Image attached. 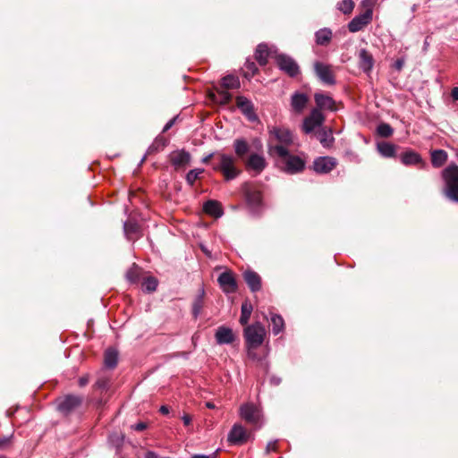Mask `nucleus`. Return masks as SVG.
Instances as JSON below:
<instances>
[{"label": "nucleus", "mask_w": 458, "mask_h": 458, "mask_svg": "<svg viewBox=\"0 0 458 458\" xmlns=\"http://www.w3.org/2000/svg\"><path fill=\"white\" fill-rule=\"evenodd\" d=\"M269 154L277 159L281 169L287 174H298L305 168L306 161L304 157L291 154L289 149H284L283 147H270Z\"/></svg>", "instance_id": "nucleus-1"}, {"label": "nucleus", "mask_w": 458, "mask_h": 458, "mask_svg": "<svg viewBox=\"0 0 458 458\" xmlns=\"http://www.w3.org/2000/svg\"><path fill=\"white\" fill-rule=\"evenodd\" d=\"M444 182L443 191L445 197L455 203H458V165L450 163L441 172Z\"/></svg>", "instance_id": "nucleus-2"}, {"label": "nucleus", "mask_w": 458, "mask_h": 458, "mask_svg": "<svg viewBox=\"0 0 458 458\" xmlns=\"http://www.w3.org/2000/svg\"><path fill=\"white\" fill-rule=\"evenodd\" d=\"M213 169L220 172L225 181H232L241 174V170L235 165L234 157L225 153H217L216 155V162L213 164Z\"/></svg>", "instance_id": "nucleus-3"}, {"label": "nucleus", "mask_w": 458, "mask_h": 458, "mask_svg": "<svg viewBox=\"0 0 458 458\" xmlns=\"http://www.w3.org/2000/svg\"><path fill=\"white\" fill-rule=\"evenodd\" d=\"M270 142L268 148L272 146H279L288 149L293 143V133L283 126H274L269 130Z\"/></svg>", "instance_id": "nucleus-4"}, {"label": "nucleus", "mask_w": 458, "mask_h": 458, "mask_svg": "<svg viewBox=\"0 0 458 458\" xmlns=\"http://www.w3.org/2000/svg\"><path fill=\"white\" fill-rule=\"evenodd\" d=\"M243 335L246 342V347L258 348L264 342L266 329L261 323L257 322L246 327L243 330Z\"/></svg>", "instance_id": "nucleus-5"}, {"label": "nucleus", "mask_w": 458, "mask_h": 458, "mask_svg": "<svg viewBox=\"0 0 458 458\" xmlns=\"http://www.w3.org/2000/svg\"><path fill=\"white\" fill-rule=\"evenodd\" d=\"M240 416L248 424L259 428L263 425L261 410L252 403H243L240 407Z\"/></svg>", "instance_id": "nucleus-6"}, {"label": "nucleus", "mask_w": 458, "mask_h": 458, "mask_svg": "<svg viewBox=\"0 0 458 458\" xmlns=\"http://www.w3.org/2000/svg\"><path fill=\"white\" fill-rule=\"evenodd\" d=\"M313 69L318 79L325 85H335L336 83L335 73L330 64L316 61Z\"/></svg>", "instance_id": "nucleus-7"}, {"label": "nucleus", "mask_w": 458, "mask_h": 458, "mask_svg": "<svg viewBox=\"0 0 458 458\" xmlns=\"http://www.w3.org/2000/svg\"><path fill=\"white\" fill-rule=\"evenodd\" d=\"M276 61L279 69L290 77L294 78L300 73V67L298 64L291 56L284 54H279L277 55Z\"/></svg>", "instance_id": "nucleus-8"}, {"label": "nucleus", "mask_w": 458, "mask_h": 458, "mask_svg": "<svg viewBox=\"0 0 458 458\" xmlns=\"http://www.w3.org/2000/svg\"><path fill=\"white\" fill-rule=\"evenodd\" d=\"M373 11L371 7H368L362 13L356 15L349 23L348 30L350 32L355 33L366 27L372 21Z\"/></svg>", "instance_id": "nucleus-9"}, {"label": "nucleus", "mask_w": 458, "mask_h": 458, "mask_svg": "<svg viewBox=\"0 0 458 458\" xmlns=\"http://www.w3.org/2000/svg\"><path fill=\"white\" fill-rule=\"evenodd\" d=\"M325 121V116L318 108L311 110L310 114L304 118L302 129L305 133L312 132L316 128L322 125Z\"/></svg>", "instance_id": "nucleus-10"}, {"label": "nucleus", "mask_w": 458, "mask_h": 458, "mask_svg": "<svg viewBox=\"0 0 458 458\" xmlns=\"http://www.w3.org/2000/svg\"><path fill=\"white\" fill-rule=\"evenodd\" d=\"M246 169L259 174L267 166L266 158L262 154L252 153L244 161Z\"/></svg>", "instance_id": "nucleus-11"}, {"label": "nucleus", "mask_w": 458, "mask_h": 458, "mask_svg": "<svg viewBox=\"0 0 458 458\" xmlns=\"http://www.w3.org/2000/svg\"><path fill=\"white\" fill-rule=\"evenodd\" d=\"M236 105L242 114L250 122L258 120V115L255 113L253 103L243 96H238L236 98Z\"/></svg>", "instance_id": "nucleus-12"}, {"label": "nucleus", "mask_w": 458, "mask_h": 458, "mask_svg": "<svg viewBox=\"0 0 458 458\" xmlns=\"http://www.w3.org/2000/svg\"><path fill=\"white\" fill-rule=\"evenodd\" d=\"M82 403V397L75 394L66 395L58 403V410L64 414L67 415L73 411Z\"/></svg>", "instance_id": "nucleus-13"}, {"label": "nucleus", "mask_w": 458, "mask_h": 458, "mask_svg": "<svg viewBox=\"0 0 458 458\" xmlns=\"http://www.w3.org/2000/svg\"><path fill=\"white\" fill-rule=\"evenodd\" d=\"M336 159L332 157H319L313 162V168L318 174H327L336 166Z\"/></svg>", "instance_id": "nucleus-14"}, {"label": "nucleus", "mask_w": 458, "mask_h": 458, "mask_svg": "<svg viewBox=\"0 0 458 458\" xmlns=\"http://www.w3.org/2000/svg\"><path fill=\"white\" fill-rule=\"evenodd\" d=\"M249 434L240 424H234L228 433L227 440L233 445H242L247 442Z\"/></svg>", "instance_id": "nucleus-15"}, {"label": "nucleus", "mask_w": 458, "mask_h": 458, "mask_svg": "<svg viewBox=\"0 0 458 458\" xmlns=\"http://www.w3.org/2000/svg\"><path fill=\"white\" fill-rule=\"evenodd\" d=\"M218 284L225 293H233L237 290V284L231 272H223L218 276Z\"/></svg>", "instance_id": "nucleus-16"}, {"label": "nucleus", "mask_w": 458, "mask_h": 458, "mask_svg": "<svg viewBox=\"0 0 458 458\" xmlns=\"http://www.w3.org/2000/svg\"><path fill=\"white\" fill-rule=\"evenodd\" d=\"M191 160V154L184 149L174 151L170 155L171 164L175 169L186 167V165L190 164Z\"/></svg>", "instance_id": "nucleus-17"}, {"label": "nucleus", "mask_w": 458, "mask_h": 458, "mask_svg": "<svg viewBox=\"0 0 458 458\" xmlns=\"http://www.w3.org/2000/svg\"><path fill=\"white\" fill-rule=\"evenodd\" d=\"M215 338L217 344H230L234 342L235 335L231 328L221 326L216 329Z\"/></svg>", "instance_id": "nucleus-18"}, {"label": "nucleus", "mask_w": 458, "mask_h": 458, "mask_svg": "<svg viewBox=\"0 0 458 458\" xmlns=\"http://www.w3.org/2000/svg\"><path fill=\"white\" fill-rule=\"evenodd\" d=\"M358 57L360 69L369 74L374 66L373 55L368 50L362 48L359 51Z\"/></svg>", "instance_id": "nucleus-19"}, {"label": "nucleus", "mask_w": 458, "mask_h": 458, "mask_svg": "<svg viewBox=\"0 0 458 458\" xmlns=\"http://www.w3.org/2000/svg\"><path fill=\"white\" fill-rule=\"evenodd\" d=\"M244 192L248 205L253 211H258L262 203L260 191L246 187Z\"/></svg>", "instance_id": "nucleus-20"}, {"label": "nucleus", "mask_w": 458, "mask_h": 458, "mask_svg": "<svg viewBox=\"0 0 458 458\" xmlns=\"http://www.w3.org/2000/svg\"><path fill=\"white\" fill-rule=\"evenodd\" d=\"M314 100L318 109H327L330 111L335 110V101L328 95L323 93H315Z\"/></svg>", "instance_id": "nucleus-21"}, {"label": "nucleus", "mask_w": 458, "mask_h": 458, "mask_svg": "<svg viewBox=\"0 0 458 458\" xmlns=\"http://www.w3.org/2000/svg\"><path fill=\"white\" fill-rule=\"evenodd\" d=\"M309 98L305 93L294 92L291 97V106L296 113H301L306 107Z\"/></svg>", "instance_id": "nucleus-22"}, {"label": "nucleus", "mask_w": 458, "mask_h": 458, "mask_svg": "<svg viewBox=\"0 0 458 458\" xmlns=\"http://www.w3.org/2000/svg\"><path fill=\"white\" fill-rule=\"evenodd\" d=\"M243 278L251 292L255 293L261 288V278L258 273L247 270L243 273Z\"/></svg>", "instance_id": "nucleus-23"}, {"label": "nucleus", "mask_w": 458, "mask_h": 458, "mask_svg": "<svg viewBox=\"0 0 458 458\" xmlns=\"http://www.w3.org/2000/svg\"><path fill=\"white\" fill-rule=\"evenodd\" d=\"M233 148L237 157L245 161V157L250 151L248 141L243 138H238L233 141Z\"/></svg>", "instance_id": "nucleus-24"}, {"label": "nucleus", "mask_w": 458, "mask_h": 458, "mask_svg": "<svg viewBox=\"0 0 458 458\" xmlns=\"http://www.w3.org/2000/svg\"><path fill=\"white\" fill-rule=\"evenodd\" d=\"M203 210L206 214L216 218L224 214L221 204L213 199H209L203 204Z\"/></svg>", "instance_id": "nucleus-25"}, {"label": "nucleus", "mask_w": 458, "mask_h": 458, "mask_svg": "<svg viewBox=\"0 0 458 458\" xmlns=\"http://www.w3.org/2000/svg\"><path fill=\"white\" fill-rule=\"evenodd\" d=\"M333 38V32L329 28H322L315 32V41L318 46H327Z\"/></svg>", "instance_id": "nucleus-26"}, {"label": "nucleus", "mask_w": 458, "mask_h": 458, "mask_svg": "<svg viewBox=\"0 0 458 458\" xmlns=\"http://www.w3.org/2000/svg\"><path fill=\"white\" fill-rule=\"evenodd\" d=\"M401 162L405 165L423 164L420 155L413 150H408L402 154Z\"/></svg>", "instance_id": "nucleus-27"}, {"label": "nucleus", "mask_w": 458, "mask_h": 458, "mask_svg": "<svg viewBox=\"0 0 458 458\" xmlns=\"http://www.w3.org/2000/svg\"><path fill=\"white\" fill-rule=\"evenodd\" d=\"M118 362V352L114 348H108L104 354V365L106 369H113Z\"/></svg>", "instance_id": "nucleus-28"}, {"label": "nucleus", "mask_w": 458, "mask_h": 458, "mask_svg": "<svg viewBox=\"0 0 458 458\" xmlns=\"http://www.w3.org/2000/svg\"><path fill=\"white\" fill-rule=\"evenodd\" d=\"M377 148L379 154L384 157H394L396 154V146L390 142H378Z\"/></svg>", "instance_id": "nucleus-29"}, {"label": "nucleus", "mask_w": 458, "mask_h": 458, "mask_svg": "<svg viewBox=\"0 0 458 458\" xmlns=\"http://www.w3.org/2000/svg\"><path fill=\"white\" fill-rule=\"evenodd\" d=\"M448 155L443 149H435L431 152V163L436 168L441 167L447 161Z\"/></svg>", "instance_id": "nucleus-30"}, {"label": "nucleus", "mask_w": 458, "mask_h": 458, "mask_svg": "<svg viewBox=\"0 0 458 458\" xmlns=\"http://www.w3.org/2000/svg\"><path fill=\"white\" fill-rule=\"evenodd\" d=\"M166 144H167V140L165 138H162V137L156 138L154 142L148 147L146 155L140 160V164H142L145 161L147 155H151L153 153L163 150L165 148V147L166 146Z\"/></svg>", "instance_id": "nucleus-31"}, {"label": "nucleus", "mask_w": 458, "mask_h": 458, "mask_svg": "<svg viewBox=\"0 0 458 458\" xmlns=\"http://www.w3.org/2000/svg\"><path fill=\"white\" fill-rule=\"evenodd\" d=\"M318 139L321 145L325 148L330 147L335 140L332 130H327L325 128H322L318 131Z\"/></svg>", "instance_id": "nucleus-32"}, {"label": "nucleus", "mask_w": 458, "mask_h": 458, "mask_svg": "<svg viewBox=\"0 0 458 458\" xmlns=\"http://www.w3.org/2000/svg\"><path fill=\"white\" fill-rule=\"evenodd\" d=\"M267 57H268V47L266 44L261 43L258 45L256 51H255V58L258 61V63L264 66L267 63Z\"/></svg>", "instance_id": "nucleus-33"}, {"label": "nucleus", "mask_w": 458, "mask_h": 458, "mask_svg": "<svg viewBox=\"0 0 458 458\" xmlns=\"http://www.w3.org/2000/svg\"><path fill=\"white\" fill-rule=\"evenodd\" d=\"M204 295L205 291L203 288L199 290V294L195 297L193 303H192V315L195 318H197L202 310L203 304H204Z\"/></svg>", "instance_id": "nucleus-34"}, {"label": "nucleus", "mask_w": 458, "mask_h": 458, "mask_svg": "<svg viewBox=\"0 0 458 458\" xmlns=\"http://www.w3.org/2000/svg\"><path fill=\"white\" fill-rule=\"evenodd\" d=\"M270 320L272 324V332L275 335L283 332L284 328V321L280 315L270 312Z\"/></svg>", "instance_id": "nucleus-35"}, {"label": "nucleus", "mask_w": 458, "mask_h": 458, "mask_svg": "<svg viewBox=\"0 0 458 458\" xmlns=\"http://www.w3.org/2000/svg\"><path fill=\"white\" fill-rule=\"evenodd\" d=\"M222 87L225 89H239L241 87L240 80L237 76L227 75L222 79Z\"/></svg>", "instance_id": "nucleus-36"}, {"label": "nucleus", "mask_w": 458, "mask_h": 458, "mask_svg": "<svg viewBox=\"0 0 458 458\" xmlns=\"http://www.w3.org/2000/svg\"><path fill=\"white\" fill-rule=\"evenodd\" d=\"M158 281L154 276H147L142 281V289L148 293H151L157 290Z\"/></svg>", "instance_id": "nucleus-37"}, {"label": "nucleus", "mask_w": 458, "mask_h": 458, "mask_svg": "<svg viewBox=\"0 0 458 458\" xmlns=\"http://www.w3.org/2000/svg\"><path fill=\"white\" fill-rule=\"evenodd\" d=\"M241 310L242 313L240 317V323L242 325H246L249 322L252 312V305L250 302L245 301L242 304Z\"/></svg>", "instance_id": "nucleus-38"}, {"label": "nucleus", "mask_w": 458, "mask_h": 458, "mask_svg": "<svg viewBox=\"0 0 458 458\" xmlns=\"http://www.w3.org/2000/svg\"><path fill=\"white\" fill-rule=\"evenodd\" d=\"M244 68L246 71L243 72V76L248 80L251 79L258 72V67L253 61L247 60Z\"/></svg>", "instance_id": "nucleus-39"}, {"label": "nucleus", "mask_w": 458, "mask_h": 458, "mask_svg": "<svg viewBox=\"0 0 458 458\" xmlns=\"http://www.w3.org/2000/svg\"><path fill=\"white\" fill-rule=\"evenodd\" d=\"M140 267L133 264L132 267L127 271L126 278L131 283H137L140 279Z\"/></svg>", "instance_id": "nucleus-40"}, {"label": "nucleus", "mask_w": 458, "mask_h": 458, "mask_svg": "<svg viewBox=\"0 0 458 458\" xmlns=\"http://www.w3.org/2000/svg\"><path fill=\"white\" fill-rule=\"evenodd\" d=\"M354 8V3L352 0H342L337 4V9L344 14H349Z\"/></svg>", "instance_id": "nucleus-41"}, {"label": "nucleus", "mask_w": 458, "mask_h": 458, "mask_svg": "<svg viewBox=\"0 0 458 458\" xmlns=\"http://www.w3.org/2000/svg\"><path fill=\"white\" fill-rule=\"evenodd\" d=\"M204 172L202 168H196L190 170L186 174V182L189 185L192 186L199 176Z\"/></svg>", "instance_id": "nucleus-42"}, {"label": "nucleus", "mask_w": 458, "mask_h": 458, "mask_svg": "<svg viewBox=\"0 0 458 458\" xmlns=\"http://www.w3.org/2000/svg\"><path fill=\"white\" fill-rule=\"evenodd\" d=\"M123 231L128 239L131 234L137 233L139 232V225L137 223L127 221L123 224Z\"/></svg>", "instance_id": "nucleus-43"}, {"label": "nucleus", "mask_w": 458, "mask_h": 458, "mask_svg": "<svg viewBox=\"0 0 458 458\" xmlns=\"http://www.w3.org/2000/svg\"><path fill=\"white\" fill-rule=\"evenodd\" d=\"M377 131L381 137L387 138L393 134L394 130L388 123H383L377 126Z\"/></svg>", "instance_id": "nucleus-44"}, {"label": "nucleus", "mask_w": 458, "mask_h": 458, "mask_svg": "<svg viewBox=\"0 0 458 458\" xmlns=\"http://www.w3.org/2000/svg\"><path fill=\"white\" fill-rule=\"evenodd\" d=\"M218 95L220 98V104L222 105H227L232 100V94L229 93L227 90L218 91Z\"/></svg>", "instance_id": "nucleus-45"}, {"label": "nucleus", "mask_w": 458, "mask_h": 458, "mask_svg": "<svg viewBox=\"0 0 458 458\" xmlns=\"http://www.w3.org/2000/svg\"><path fill=\"white\" fill-rule=\"evenodd\" d=\"M13 438V434L10 436L0 437V449L5 448Z\"/></svg>", "instance_id": "nucleus-46"}, {"label": "nucleus", "mask_w": 458, "mask_h": 458, "mask_svg": "<svg viewBox=\"0 0 458 458\" xmlns=\"http://www.w3.org/2000/svg\"><path fill=\"white\" fill-rule=\"evenodd\" d=\"M277 442L278 440L277 439H275V440H272V441H269L266 446V453L267 454H269L271 452H275L276 451V448H277Z\"/></svg>", "instance_id": "nucleus-47"}, {"label": "nucleus", "mask_w": 458, "mask_h": 458, "mask_svg": "<svg viewBox=\"0 0 458 458\" xmlns=\"http://www.w3.org/2000/svg\"><path fill=\"white\" fill-rule=\"evenodd\" d=\"M95 386L99 389H106L108 387V380L106 378H99L95 384Z\"/></svg>", "instance_id": "nucleus-48"}, {"label": "nucleus", "mask_w": 458, "mask_h": 458, "mask_svg": "<svg viewBox=\"0 0 458 458\" xmlns=\"http://www.w3.org/2000/svg\"><path fill=\"white\" fill-rule=\"evenodd\" d=\"M147 427H148V425L145 422H139V423H136L135 425L131 426V428L136 431H143L144 429L147 428Z\"/></svg>", "instance_id": "nucleus-49"}, {"label": "nucleus", "mask_w": 458, "mask_h": 458, "mask_svg": "<svg viewBox=\"0 0 458 458\" xmlns=\"http://www.w3.org/2000/svg\"><path fill=\"white\" fill-rule=\"evenodd\" d=\"M404 65V59L399 58L394 64V68L397 71H401Z\"/></svg>", "instance_id": "nucleus-50"}, {"label": "nucleus", "mask_w": 458, "mask_h": 458, "mask_svg": "<svg viewBox=\"0 0 458 458\" xmlns=\"http://www.w3.org/2000/svg\"><path fill=\"white\" fill-rule=\"evenodd\" d=\"M89 381V377L88 375L82 376L79 378L78 384L81 387L85 386Z\"/></svg>", "instance_id": "nucleus-51"}, {"label": "nucleus", "mask_w": 458, "mask_h": 458, "mask_svg": "<svg viewBox=\"0 0 458 458\" xmlns=\"http://www.w3.org/2000/svg\"><path fill=\"white\" fill-rule=\"evenodd\" d=\"M175 120H176V117H174V118L170 119V120L165 123V125L164 126V128H163V132H165V131H167L168 130H170V129L172 128V126L174 124Z\"/></svg>", "instance_id": "nucleus-52"}, {"label": "nucleus", "mask_w": 458, "mask_h": 458, "mask_svg": "<svg viewBox=\"0 0 458 458\" xmlns=\"http://www.w3.org/2000/svg\"><path fill=\"white\" fill-rule=\"evenodd\" d=\"M256 348H250V347H247V355L250 359H252V360H256L258 359V356L255 352V350Z\"/></svg>", "instance_id": "nucleus-53"}, {"label": "nucleus", "mask_w": 458, "mask_h": 458, "mask_svg": "<svg viewBox=\"0 0 458 458\" xmlns=\"http://www.w3.org/2000/svg\"><path fill=\"white\" fill-rule=\"evenodd\" d=\"M182 420L183 421V424L185 426H189L191 422V417L188 414H184L182 417Z\"/></svg>", "instance_id": "nucleus-54"}, {"label": "nucleus", "mask_w": 458, "mask_h": 458, "mask_svg": "<svg viewBox=\"0 0 458 458\" xmlns=\"http://www.w3.org/2000/svg\"><path fill=\"white\" fill-rule=\"evenodd\" d=\"M215 157V153H213V152H212V153H209L208 155L205 156V157L201 159V162H202L203 164H208V163L211 160V158H212V157Z\"/></svg>", "instance_id": "nucleus-55"}, {"label": "nucleus", "mask_w": 458, "mask_h": 458, "mask_svg": "<svg viewBox=\"0 0 458 458\" xmlns=\"http://www.w3.org/2000/svg\"><path fill=\"white\" fill-rule=\"evenodd\" d=\"M451 97L454 100H458V88L454 87L452 89Z\"/></svg>", "instance_id": "nucleus-56"}, {"label": "nucleus", "mask_w": 458, "mask_h": 458, "mask_svg": "<svg viewBox=\"0 0 458 458\" xmlns=\"http://www.w3.org/2000/svg\"><path fill=\"white\" fill-rule=\"evenodd\" d=\"M191 458H216V454H213L212 455L194 454Z\"/></svg>", "instance_id": "nucleus-57"}, {"label": "nucleus", "mask_w": 458, "mask_h": 458, "mask_svg": "<svg viewBox=\"0 0 458 458\" xmlns=\"http://www.w3.org/2000/svg\"><path fill=\"white\" fill-rule=\"evenodd\" d=\"M270 383L274 386H278L281 383V378L274 376L270 378Z\"/></svg>", "instance_id": "nucleus-58"}, {"label": "nucleus", "mask_w": 458, "mask_h": 458, "mask_svg": "<svg viewBox=\"0 0 458 458\" xmlns=\"http://www.w3.org/2000/svg\"><path fill=\"white\" fill-rule=\"evenodd\" d=\"M253 145L256 147L258 150L262 149V143L259 139H254L253 140Z\"/></svg>", "instance_id": "nucleus-59"}, {"label": "nucleus", "mask_w": 458, "mask_h": 458, "mask_svg": "<svg viewBox=\"0 0 458 458\" xmlns=\"http://www.w3.org/2000/svg\"><path fill=\"white\" fill-rule=\"evenodd\" d=\"M145 458H159V456L155 452L148 451L146 454Z\"/></svg>", "instance_id": "nucleus-60"}, {"label": "nucleus", "mask_w": 458, "mask_h": 458, "mask_svg": "<svg viewBox=\"0 0 458 458\" xmlns=\"http://www.w3.org/2000/svg\"><path fill=\"white\" fill-rule=\"evenodd\" d=\"M159 411L164 414V415H166L169 413V408L166 406V405H162L159 409Z\"/></svg>", "instance_id": "nucleus-61"}, {"label": "nucleus", "mask_w": 458, "mask_h": 458, "mask_svg": "<svg viewBox=\"0 0 458 458\" xmlns=\"http://www.w3.org/2000/svg\"><path fill=\"white\" fill-rule=\"evenodd\" d=\"M200 248L206 255L210 256V252L203 245H201Z\"/></svg>", "instance_id": "nucleus-62"}, {"label": "nucleus", "mask_w": 458, "mask_h": 458, "mask_svg": "<svg viewBox=\"0 0 458 458\" xmlns=\"http://www.w3.org/2000/svg\"><path fill=\"white\" fill-rule=\"evenodd\" d=\"M370 3H371V0H363L362 1V5L368 6V5L370 4Z\"/></svg>", "instance_id": "nucleus-63"}, {"label": "nucleus", "mask_w": 458, "mask_h": 458, "mask_svg": "<svg viewBox=\"0 0 458 458\" xmlns=\"http://www.w3.org/2000/svg\"><path fill=\"white\" fill-rule=\"evenodd\" d=\"M207 407H208L209 409H213L215 405L211 403H207Z\"/></svg>", "instance_id": "nucleus-64"}]
</instances>
